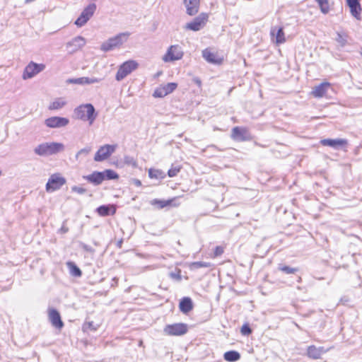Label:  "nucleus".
<instances>
[{"label": "nucleus", "instance_id": "obj_1", "mask_svg": "<svg viewBox=\"0 0 362 362\" xmlns=\"http://www.w3.org/2000/svg\"><path fill=\"white\" fill-rule=\"evenodd\" d=\"M73 117L92 125L98 117V112L91 103L82 104L74 110Z\"/></svg>", "mask_w": 362, "mask_h": 362}, {"label": "nucleus", "instance_id": "obj_2", "mask_svg": "<svg viewBox=\"0 0 362 362\" xmlns=\"http://www.w3.org/2000/svg\"><path fill=\"white\" fill-rule=\"evenodd\" d=\"M64 150V145L58 142H45L34 148V153L40 156H49L57 154Z\"/></svg>", "mask_w": 362, "mask_h": 362}, {"label": "nucleus", "instance_id": "obj_3", "mask_svg": "<svg viewBox=\"0 0 362 362\" xmlns=\"http://www.w3.org/2000/svg\"><path fill=\"white\" fill-rule=\"evenodd\" d=\"M129 36V33H121L104 42L100 49L104 52H108L119 47L127 40Z\"/></svg>", "mask_w": 362, "mask_h": 362}, {"label": "nucleus", "instance_id": "obj_4", "mask_svg": "<svg viewBox=\"0 0 362 362\" xmlns=\"http://www.w3.org/2000/svg\"><path fill=\"white\" fill-rule=\"evenodd\" d=\"M96 4L94 3L88 5L81 12V15L75 21V25L78 27L83 26L93 16L96 10Z\"/></svg>", "mask_w": 362, "mask_h": 362}, {"label": "nucleus", "instance_id": "obj_5", "mask_svg": "<svg viewBox=\"0 0 362 362\" xmlns=\"http://www.w3.org/2000/svg\"><path fill=\"white\" fill-rule=\"evenodd\" d=\"M138 66V64L133 60H129L123 63L119 68L116 74V80L118 81L124 79L132 71L135 70Z\"/></svg>", "mask_w": 362, "mask_h": 362}, {"label": "nucleus", "instance_id": "obj_6", "mask_svg": "<svg viewBox=\"0 0 362 362\" xmlns=\"http://www.w3.org/2000/svg\"><path fill=\"white\" fill-rule=\"evenodd\" d=\"M208 14L202 13L197 17L194 18L192 22L187 23L184 28L185 30H189L192 31H199L205 26L208 21Z\"/></svg>", "mask_w": 362, "mask_h": 362}, {"label": "nucleus", "instance_id": "obj_7", "mask_svg": "<svg viewBox=\"0 0 362 362\" xmlns=\"http://www.w3.org/2000/svg\"><path fill=\"white\" fill-rule=\"evenodd\" d=\"M66 183V179L59 173L53 174L50 176L46 184V191L54 192L59 189Z\"/></svg>", "mask_w": 362, "mask_h": 362}, {"label": "nucleus", "instance_id": "obj_8", "mask_svg": "<svg viewBox=\"0 0 362 362\" xmlns=\"http://www.w3.org/2000/svg\"><path fill=\"white\" fill-rule=\"evenodd\" d=\"M45 68V66L43 64H37L33 62H30L25 66L22 77L24 80L31 78L43 71Z\"/></svg>", "mask_w": 362, "mask_h": 362}, {"label": "nucleus", "instance_id": "obj_9", "mask_svg": "<svg viewBox=\"0 0 362 362\" xmlns=\"http://www.w3.org/2000/svg\"><path fill=\"white\" fill-rule=\"evenodd\" d=\"M187 330L188 327L186 324L175 323L166 325L163 331L167 335L180 336L186 334Z\"/></svg>", "mask_w": 362, "mask_h": 362}, {"label": "nucleus", "instance_id": "obj_10", "mask_svg": "<svg viewBox=\"0 0 362 362\" xmlns=\"http://www.w3.org/2000/svg\"><path fill=\"white\" fill-rule=\"evenodd\" d=\"M117 148V145L105 144L100 146L95 154L94 160L97 162L107 159L113 153Z\"/></svg>", "mask_w": 362, "mask_h": 362}, {"label": "nucleus", "instance_id": "obj_11", "mask_svg": "<svg viewBox=\"0 0 362 362\" xmlns=\"http://www.w3.org/2000/svg\"><path fill=\"white\" fill-rule=\"evenodd\" d=\"M183 56V52L181 47L177 45H171L166 54L163 56V60L165 62H173L180 59Z\"/></svg>", "mask_w": 362, "mask_h": 362}, {"label": "nucleus", "instance_id": "obj_12", "mask_svg": "<svg viewBox=\"0 0 362 362\" xmlns=\"http://www.w3.org/2000/svg\"><path fill=\"white\" fill-rule=\"evenodd\" d=\"M69 123V119L62 117H51L45 119V124L49 128H60L66 127Z\"/></svg>", "mask_w": 362, "mask_h": 362}, {"label": "nucleus", "instance_id": "obj_13", "mask_svg": "<svg viewBox=\"0 0 362 362\" xmlns=\"http://www.w3.org/2000/svg\"><path fill=\"white\" fill-rule=\"evenodd\" d=\"M361 0H346L347 6L350 8L351 15L357 20H361L362 8L360 4Z\"/></svg>", "mask_w": 362, "mask_h": 362}, {"label": "nucleus", "instance_id": "obj_14", "mask_svg": "<svg viewBox=\"0 0 362 362\" xmlns=\"http://www.w3.org/2000/svg\"><path fill=\"white\" fill-rule=\"evenodd\" d=\"M183 4L189 16H194L199 12L200 0H183Z\"/></svg>", "mask_w": 362, "mask_h": 362}, {"label": "nucleus", "instance_id": "obj_15", "mask_svg": "<svg viewBox=\"0 0 362 362\" xmlns=\"http://www.w3.org/2000/svg\"><path fill=\"white\" fill-rule=\"evenodd\" d=\"M270 35L272 39L277 45L282 44L286 42L285 34L282 27H272L271 28Z\"/></svg>", "mask_w": 362, "mask_h": 362}, {"label": "nucleus", "instance_id": "obj_16", "mask_svg": "<svg viewBox=\"0 0 362 362\" xmlns=\"http://www.w3.org/2000/svg\"><path fill=\"white\" fill-rule=\"evenodd\" d=\"M85 44V39L83 37L77 36L72 39L70 42H68L66 46L71 52H74L83 47Z\"/></svg>", "mask_w": 362, "mask_h": 362}, {"label": "nucleus", "instance_id": "obj_17", "mask_svg": "<svg viewBox=\"0 0 362 362\" xmlns=\"http://www.w3.org/2000/svg\"><path fill=\"white\" fill-rule=\"evenodd\" d=\"M232 137L234 140L243 141L250 139L248 132L245 128L235 127L232 129Z\"/></svg>", "mask_w": 362, "mask_h": 362}, {"label": "nucleus", "instance_id": "obj_18", "mask_svg": "<svg viewBox=\"0 0 362 362\" xmlns=\"http://www.w3.org/2000/svg\"><path fill=\"white\" fill-rule=\"evenodd\" d=\"M320 144L325 146H330L335 149H338L347 144V141L344 139H325L320 141Z\"/></svg>", "mask_w": 362, "mask_h": 362}, {"label": "nucleus", "instance_id": "obj_19", "mask_svg": "<svg viewBox=\"0 0 362 362\" xmlns=\"http://www.w3.org/2000/svg\"><path fill=\"white\" fill-rule=\"evenodd\" d=\"M331 348L325 349L322 346L316 347L315 346L312 345L308 347L307 354L308 357L313 359H318L320 358L323 354L328 351Z\"/></svg>", "mask_w": 362, "mask_h": 362}, {"label": "nucleus", "instance_id": "obj_20", "mask_svg": "<svg viewBox=\"0 0 362 362\" xmlns=\"http://www.w3.org/2000/svg\"><path fill=\"white\" fill-rule=\"evenodd\" d=\"M83 178L94 185H99L105 180L103 173L98 171H94L90 175H84Z\"/></svg>", "mask_w": 362, "mask_h": 362}, {"label": "nucleus", "instance_id": "obj_21", "mask_svg": "<svg viewBox=\"0 0 362 362\" xmlns=\"http://www.w3.org/2000/svg\"><path fill=\"white\" fill-rule=\"evenodd\" d=\"M49 317L52 325L56 328L61 329L64 326L59 313L57 310L51 309L49 312Z\"/></svg>", "mask_w": 362, "mask_h": 362}, {"label": "nucleus", "instance_id": "obj_22", "mask_svg": "<svg viewBox=\"0 0 362 362\" xmlns=\"http://www.w3.org/2000/svg\"><path fill=\"white\" fill-rule=\"evenodd\" d=\"M202 57L211 64H218L221 62V59L217 57L216 53L212 52L209 49H205L202 51Z\"/></svg>", "mask_w": 362, "mask_h": 362}, {"label": "nucleus", "instance_id": "obj_23", "mask_svg": "<svg viewBox=\"0 0 362 362\" xmlns=\"http://www.w3.org/2000/svg\"><path fill=\"white\" fill-rule=\"evenodd\" d=\"M330 84L328 82L321 83L320 85L315 86L313 91L312 94L315 97H322L327 92V89L329 88Z\"/></svg>", "mask_w": 362, "mask_h": 362}, {"label": "nucleus", "instance_id": "obj_24", "mask_svg": "<svg viewBox=\"0 0 362 362\" xmlns=\"http://www.w3.org/2000/svg\"><path fill=\"white\" fill-rule=\"evenodd\" d=\"M179 308L183 313H188L193 309V303L190 298L184 297L180 302Z\"/></svg>", "mask_w": 362, "mask_h": 362}, {"label": "nucleus", "instance_id": "obj_25", "mask_svg": "<svg viewBox=\"0 0 362 362\" xmlns=\"http://www.w3.org/2000/svg\"><path fill=\"white\" fill-rule=\"evenodd\" d=\"M66 266L71 276L75 277H81L82 276L81 270L74 262H67Z\"/></svg>", "mask_w": 362, "mask_h": 362}, {"label": "nucleus", "instance_id": "obj_26", "mask_svg": "<svg viewBox=\"0 0 362 362\" xmlns=\"http://www.w3.org/2000/svg\"><path fill=\"white\" fill-rule=\"evenodd\" d=\"M223 358L228 362H235L240 358V354L237 351H228L223 354Z\"/></svg>", "mask_w": 362, "mask_h": 362}, {"label": "nucleus", "instance_id": "obj_27", "mask_svg": "<svg viewBox=\"0 0 362 362\" xmlns=\"http://www.w3.org/2000/svg\"><path fill=\"white\" fill-rule=\"evenodd\" d=\"M66 104V100L62 98H57L49 106V110H59L62 109Z\"/></svg>", "mask_w": 362, "mask_h": 362}, {"label": "nucleus", "instance_id": "obj_28", "mask_svg": "<svg viewBox=\"0 0 362 362\" xmlns=\"http://www.w3.org/2000/svg\"><path fill=\"white\" fill-rule=\"evenodd\" d=\"M172 202L173 199L160 200L158 199H154L151 201V204L153 206H157L158 209H163L164 207L170 206Z\"/></svg>", "mask_w": 362, "mask_h": 362}, {"label": "nucleus", "instance_id": "obj_29", "mask_svg": "<svg viewBox=\"0 0 362 362\" xmlns=\"http://www.w3.org/2000/svg\"><path fill=\"white\" fill-rule=\"evenodd\" d=\"M105 177V180H116L119 177L118 174L113 170L107 169L101 172Z\"/></svg>", "mask_w": 362, "mask_h": 362}, {"label": "nucleus", "instance_id": "obj_30", "mask_svg": "<svg viewBox=\"0 0 362 362\" xmlns=\"http://www.w3.org/2000/svg\"><path fill=\"white\" fill-rule=\"evenodd\" d=\"M316 2H317L319 6H320V11L326 14L329 12V2H328V0H315Z\"/></svg>", "mask_w": 362, "mask_h": 362}, {"label": "nucleus", "instance_id": "obj_31", "mask_svg": "<svg viewBox=\"0 0 362 362\" xmlns=\"http://www.w3.org/2000/svg\"><path fill=\"white\" fill-rule=\"evenodd\" d=\"M212 264L206 262H194L191 263L189 267L191 269H197L201 267H211Z\"/></svg>", "mask_w": 362, "mask_h": 362}, {"label": "nucleus", "instance_id": "obj_32", "mask_svg": "<svg viewBox=\"0 0 362 362\" xmlns=\"http://www.w3.org/2000/svg\"><path fill=\"white\" fill-rule=\"evenodd\" d=\"M335 40L341 47H344L347 42V35L345 33H337Z\"/></svg>", "mask_w": 362, "mask_h": 362}, {"label": "nucleus", "instance_id": "obj_33", "mask_svg": "<svg viewBox=\"0 0 362 362\" xmlns=\"http://www.w3.org/2000/svg\"><path fill=\"white\" fill-rule=\"evenodd\" d=\"M97 212L102 216H108L110 214V207L107 205H102L97 208Z\"/></svg>", "mask_w": 362, "mask_h": 362}, {"label": "nucleus", "instance_id": "obj_34", "mask_svg": "<svg viewBox=\"0 0 362 362\" xmlns=\"http://www.w3.org/2000/svg\"><path fill=\"white\" fill-rule=\"evenodd\" d=\"M278 269H279V270L283 272L284 273H285L286 274H294L295 272L298 271V269L297 268H293V267L286 266V265H282V264H280L279 266Z\"/></svg>", "mask_w": 362, "mask_h": 362}, {"label": "nucleus", "instance_id": "obj_35", "mask_svg": "<svg viewBox=\"0 0 362 362\" xmlns=\"http://www.w3.org/2000/svg\"><path fill=\"white\" fill-rule=\"evenodd\" d=\"M148 176L151 178H163L164 177L163 173L160 170L150 169L148 170Z\"/></svg>", "mask_w": 362, "mask_h": 362}, {"label": "nucleus", "instance_id": "obj_36", "mask_svg": "<svg viewBox=\"0 0 362 362\" xmlns=\"http://www.w3.org/2000/svg\"><path fill=\"white\" fill-rule=\"evenodd\" d=\"M98 325H95L93 322H85L83 325V330L84 332L95 331L98 329Z\"/></svg>", "mask_w": 362, "mask_h": 362}, {"label": "nucleus", "instance_id": "obj_37", "mask_svg": "<svg viewBox=\"0 0 362 362\" xmlns=\"http://www.w3.org/2000/svg\"><path fill=\"white\" fill-rule=\"evenodd\" d=\"M181 167L180 165H173L168 171V175L170 177H173L180 172Z\"/></svg>", "mask_w": 362, "mask_h": 362}, {"label": "nucleus", "instance_id": "obj_38", "mask_svg": "<svg viewBox=\"0 0 362 362\" xmlns=\"http://www.w3.org/2000/svg\"><path fill=\"white\" fill-rule=\"evenodd\" d=\"M177 86V84L175 83H168L165 84V86H163V87L165 91V93L168 95V94L173 92L176 89Z\"/></svg>", "mask_w": 362, "mask_h": 362}, {"label": "nucleus", "instance_id": "obj_39", "mask_svg": "<svg viewBox=\"0 0 362 362\" xmlns=\"http://www.w3.org/2000/svg\"><path fill=\"white\" fill-rule=\"evenodd\" d=\"M90 151H91L90 147H86V148L81 149L76 154V159L78 160L79 158V157L81 156H88Z\"/></svg>", "mask_w": 362, "mask_h": 362}, {"label": "nucleus", "instance_id": "obj_40", "mask_svg": "<svg viewBox=\"0 0 362 362\" xmlns=\"http://www.w3.org/2000/svg\"><path fill=\"white\" fill-rule=\"evenodd\" d=\"M153 95L155 98H163V97L167 95V94L165 93V91L163 87L162 86V87H160V88L156 89Z\"/></svg>", "mask_w": 362, "mask_h": 362}, {"label": "nucleus", "instance_id": "obj_41", "mask_svg": "<svg viewBox=\"0 0 362 362\" xmlns=\"http://www.w3.org/2000/svg\"><path fill=\"white\" fill-rule=\"evenodd\" d=\"M240 332L243 335L248 336L252 333V330L247 324H245L241 327Z\"/></svg>", "mask_w": 362, "mask_h": 362}, {"label": "nucleus", "instance_id": "obj_42", "mask_svg": "<svg viewBox=\"0 0 362 362\" xmlns=\"http://www.w3.org/2000/svg\"><path fill=\"white\" fill-rule=\"evenodd\" d=\"M67 83H74V84H80L84 85L83 83V77L77 78H69L66 80Z\"/></svg>", "mask_w": 362, "mask_h": 362}, {"label": "nucleus", "instance_id": "obj_43", "mask_svg": "<svg viewBox=\"0 0 362 362\" xmlns=\"http://www.w3.org/2000/svg\"><path fill=\"white\" fill-rule=\"evenodd\" d=\"M124 163L128 164V165H131L132 166H136V160L132 158V157H130V156H125L124 157Z\"/></svg>", "mask_w": 362, "mask_h": 362}, {"label": "nucleus", "instance_id": "obj_44", "mask_svg": "<svg viewBox=\"0 0 362 362\" xmlns=\"http://www.w3.org/2000/svg\"><path fill=\"white\" fill-rule=\"evenodd\" d=\"M71 190L74 192H76L80 194H83L86 192V189L85 188L78 187V186H74L71 187Z\"/></svg>", "mask_w": 362, "mask_h": 362}, {"label": "nucleus", "instance_id": "obj_45", "mask_svg": "<svg viewBox=\"0 0 362 362\" xmlns=\"http://www.w3.org/2000/svg\"><path fill=\"white\" fill-rule=\"evenodd\" d=\"M81 247L86 252H90V253H94L95 252V250L92 247H90V246H89V245H86L85 243H82L81 244Z\"/></svg>", "mask_w": 362, "mask_h": 362}, {"label": "nucleus", "instance_id": "obj_46", "mask_svg": "<svg viewBox=\"0 0 362 362\" xmlns=\"http://www.w3.org/2000/svg\"><path fill=\"white\" fill-rule=\"evenodd\" d=\"M170 276L173 279H175L177 281H180L182 279L181 274H180V270H179L178 272H177V273L170 272Z\"/></svg>", "mask_w": 362, "mask_h": 362}, {"label": "nucleus", "instance_id": "obj_47", "mask_svg": "<svg viewBox=\"0 0 362 362\" xmlns=\"http://www.w3.org/2000/svg\"><path fill=\"white\" fill-rule=\"evenodd\" d=\"M223 253V248L221 246H216L214 250V256L218 257Z\"/></svg>", "mask_w": 362, "mask_h": 362}, {"label": "nucleus", "instance_id": "obj_48", "mask_svg": "<svg viewBox=\"0 0 362 362\" xmlns=\"http://www.w3.org/2000/svg\"><path fill=\"white\" fill-rule=\"evenodd\" d=\"M100 81H101L100 78H95V77L90 78V84L91 83H99Z\"/></svg>", "mask_w": 362, "mask_h": 362}, {"label": "nucleus", "instance_id": "obj_49", "mask_svg": "<svg viewBox=\"0 0 362 362\" xmlns=\"http://www.w3.org/2000/svg\"><path fill=\"white\" fill-rule=\"evenodd\" d=\"M193 81H194V83H196L199 87H200V86H201V85H202V81H201V80H200L199 78H197V77L194 78H193Z\"/></svg>", "mask_w": 362, "mask_h": 362}, {"label": "nucleus", "instance_id": "obj_50", "mask_svg": "<svg viewBox=\"0 0 362 362\" xmlns=\"http://www.w3.org/2000/svg\"><path fill=\"white\" fill-rule=\"evenodd\" d=\"M132 182L137 187H140L141 185V182L138 179H133Z\"/></svg>", "mask_w": 362, "mask_h": 362}, {"label": "nucleus", "instance_id": "obj_51", "mask_svg": "<svg viewBox=\"0 0 362 362\" xmlns=\"http://www.w3.org/2000/svg\"><path fill=\"white\" fill-rule=\"evenodd\" d=\"M83 83L84 84H90V78L89 77H83Z\"/></svg>", "mask_w": 362, "mask_h": 362}, {"label": "nucleus", "instance_id": "obj_52", "mask_svg": "<svg viewBox=\"0 0 362 362\" xmlns=\"http://www.w3.org/2000/svg\"><path fill=\"white\" fill-rule=\"evenodd\" d=\"M60 230H61V231H62V233H66V232L68 231V228H65V227H64V226H63V227H62V228H61Z\"/></svg>", "mask_w": 362, "mask_h": 362}, {"label": "nucleus", "instance_id": "obj_53", "mask_svg": "<svg viewBox=\"0 0 362 362\" xmlns=\"http://www.w3.org/2000/svg\"><path fill=\"white\" fill-rule=\"evenodd\" d=\"M122 240H120L119 241L117 242V246L119 247H122Z\"/></svg>", "mask_w": 362, "mask_h": 362}, {"label": "nucleus", "instance_id": "obj_54", "mask_svg": "<svg viewBox=\"0 0 362 362\" xmlns=\"http://www.w3.org/2000/svg\"><path fill=\"white\" fill-rule=\"evenodd\" d=\"M1 173H1V170H0V176L1 175Z\"/></svg>", "mask_w": 362, "mask_h": 362}]
</instances>
